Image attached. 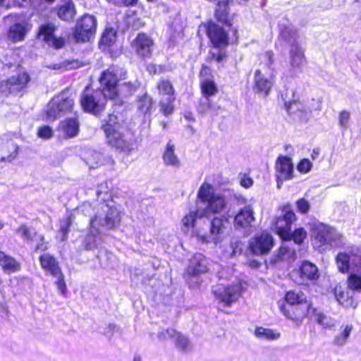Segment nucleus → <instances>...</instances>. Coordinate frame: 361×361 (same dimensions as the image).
Masks as SVG:
<instances>
[{"label": "nucleus", "instance_id": "f257e3e1", "mask_svg": "<svg viewBox=\"0 0 361 361\" xmlns=\"http://www.w3.org/2000/svg\"><path fill=\"white\" fill-rule=\"evenodd\" d=\"M125 75L126 73L122 69L114 66L104 71L100 78L102 91L95 90L90 92L87 88L82 93L80 103L84 110L94 114L102 111L104 108L106 97L114 98L117 94V83L125 79Z\"/></svg>", "mask_w": 361, "mask_h": 361}, {"label": "nucleus", "instance_id": "f03ea898", "mask_svg": "<svg viewBox=\"0 0 361 361\" xmlns=\"http://www.w3.org/2000/svg\"><path fill=\"white\" fill-rule=\"evenodd\" d=\"M197 198L200 202L204 204V207L190 211L183 218L182 222L185 231L193 228L197 219L220 214L227 207L225 196L216 192L214 187L207 182H204L200 187L197 192Z\"/></svg>", "mask_w": 361, "mask_h": 361}, {"label": "nucleus", "instance_id": "7ed1b4c3", "mask_svg": "<svg viewBox=\"0 0 361 361\" xmlns=\"http://www.w3.org/2000/svg\"><path fill=\"white\" fill-rule=\"evenodd\" d=\"M104 130L107 142L111 147L129 154L134 149L135 140L133 133L124 122H119L116 116L110 115L103 121Z\"/></svg>", "mask_w": 361, "mask_h": 361}, {"label": "nucleus", "instance_id": "20e7f679", "mask_svg": "<svg viewBox=\"0 0 361 361\" xmlns=\"http://www.w3.org/2000/svg\"><path fill=\"white\" fill-rule=\"evenodd\" d=\"M312 243L319 251L343 245L342 235L334 228L320 222L312 224L310 229Z\"/></svg>", "mask_w": 361, "mask_h": 361}, {"label": "nucleus", "instance_id": "39448f33", "mask_svg": "<svg viewBox=\"0 0 361 361\" xmlns=\"http://www.w3.org/2000/svg\"><path fill=\"white\" fill-rule=\"evenodd\" d=\"M121 219V212L112 202L111 204L103 203L94 217L90 219V225L98 233L102 228L111 229L118 226Z\"/></svg>", "mask_w": 361, "mask_h": 361}, {"label": "nucleus", "instance_id": "423d86ee", "mask_svg": "<svg viewBox=\"0 0 361 361\" xmlns=\"http://www.w3.org/2000/svg\"><path fill=\"white\" fill-rule=\"evenodd\" d=\"M280 37L290 44V65L293 68H300L305 63L304 49L298 42V35L290 26L281 28Z\"/></svg>", "mask_w": 361, "mask_h": 361}, {"label": "nucleus", "instance_id": "0eeeda50", "mask_svg": "<svg viewBox=\"0 0 361 361\" xmlns=\"http://www.w3.org/2000/svg\"><path fill=\"white\" fill-rule=\"evenodd\" d=\"M227 219L224 216L214 217L210 221V228L208 232H204L200 228L192 231V235L198 241L202 243H212L215 245L220 243L223 239Z\"/></svg>", "mask_w": 361, "mask_h": 361}, {"label": "nucleus", "instance_id": "6e6552de", "mask_svg": "<svg viewBox=\"0 0 361 361\" xmlns=\"http://www.w3.org/2000/svg\"><path fill=\"white\" fill-rule=\"evenodd\" d=\"M157 88L161 112L166 116L171 114L174 109L173 103L175 100V90L171 82L169 80L161 79L157 82Z\"/></svg>", "mask_w": 361, "mask_h": 361}, {"label": "nucleus", "instance_id": "1a4fd4ad", "mask_svg": "<svg viewBox=\"0 0 361 361\" xmlns=\"http://www.w3.org/2000/svg\"><path fill=\"white\" fill-rule=\"evenodd\" d=\"M74 105V99L62 93L53 98L47 106V117L52 119L71 111Z\"/></svg>", "mask_w": 361, "mask_h": 361}, {"label": "nucleus", "instance_id": "9d476101", "mask_svg": "<svg viewBox=\"0 0 361 361\" xmlns=\"http://www.w3.org/2000/svg\"><path fill=\"white\" fill-rule=\"evenodd\" d=\"M295 214L293 211L283 208L282 215L277 216L272 223L271 229L283 240H290L291 224L295 221Z\"/></svg>", "mask_w": 361, "mask_h": 361}, {"label": "nucleus", "instance_id": "9b49d317", "mask_svg": "<svg viewBox=\"0 0 361 361\" xmlns=\"http://www.w3.org/2000/svg\"><path fill=\"white\" fill-rule=\"evenodd\" d=\"M243 289V283L240 281H237L233 285H218L213 289V293L215 297L221 302L231 305L238 299Z\"/></svg>", "mask_w": 361, "mask_h": 361}, {"label": "nucleus", "instance_id": "f8f14e48", "mask_svg": "<svg viewBox=\"0 0 361 361\" xmlns=\"http://www.w3.org/2000/svg\"><path fill=\"white\" fill-rule=\"evenodd\" d=\"M279 306L282 314L298 326L300 325L305 317L307 316L313 317L314 314L316 313V309L313 308L312 304L307 301L293 307L292 309L293 312L286 309V305L283 301L279 302Z\"/></svg>", "mask_w": 361, "mask_h": 361}, {"label": "nucleus", "instance_id": "ddd939ff", "mask_svg": "<svg viewBox=\"0 0 361 361\" xmlns=\"http://www.w3.org/2000/svg\"><path fill=\"white\" fill-rule=\"evenodd\" d=\"M97 30V20L91 15H84L77 23L75 38L77 41L87 42L94 36Z\"/></svg>", "mask_w": 361, "mask_h": 361}, {"label": "nucleus", "instance_id": "4468645a", "mask_svg": "<svg viewBox=\"0 0 361 361\" xmlns=\"http://www.w3.org/2000/svg\"><path fill=\"white\" fill-rule=\"evenodd\" d=\"M56 27L50 23L42 25L39 28L38 37L49 47L56 49H61L64 45V39L55 35Z\"/></svg>", "mask_w": 361, "mask_h": 361}, {"label": "nucleus", "instance_id": "2eb2a0df", "mask_svg": "<svg viewBox=\"0 0 361 361\" xmlns=\"http://www.w3.org/2000/svg\"><path fill=\"white\" fill-rule=\"evenodd\" d=\"M272 246V236L267 232H262L256 235L250 240L249 243L250 250L255 255L267 253Z\"/></svg>", "mask_w": 361, "mask_h": 361}, {"label": "nucleus", "instance_id": "dca6fc26", "mask_svg": "<svg viewBox=\"0 0 361 361\" xmlns=\"http://www.w3.org/2000/svg\"><path fill=\"white\" fill-rule=\"evenodd\" d=\"M276 176L278 187L280 188V182L290 180L293 177V164L290 157L279 156L275 163Z\"/></svg>", "mask_w": 361, "mask_h": 361}, {"label": "nucleus", "instance_id": "f3484780", "mask_svg": "<svg viewBox=\"0 0 361 361\" xmlns=\"http://www.w3.org/2000/svg\"><path fill=\"white\" fill-rule=\"evenodd\" d=\"M360 252L361 250H352L349 253L345 252H339L336 257V262L338 271L343 274H346L349 272L350 267L352 270L354 269L353 262H358L359 260L357 254H360Z\"/></svg>", "mask_w": 361, "mask_h": 361}, {"label": "nucleus", "instance_id": "a211bd4d", "mask_svg": "<svg viewBox=\"0 0 361 361\" xmlns=\"http://www.w3.org/2000/svg\"><path fill=\"white\" fill-rule=\"evenodd\" d=\"M158 338L160 341L166 340L168 338L173 339L176 345L182 351H188L190 350L191 345L188 338L180 334L173 329H166L159 333Z\"/></svg>", "mask_w": 361, "mask_h": 361}, {"label": "nucleus", "instance_id": "6ab92c4d", "mask_svg": "<svg viewBox=\"0 0 361 361\" xmlns=\"http://www.w3.org/2000/svg\"><path fill=\"white\" fill-rule=\"evenodd\" d=\"M208 266V259L203 255L197 253L190 259L187 274L191 276L204 274L209 270Z\"/></svg>", "mask_w": 361, "mask_h": 361}, {"label": "nucleus", "instance_id": "aec40b11", "mask_svg": "<svg viewBox=\"0 0 361 361\" xmlns=\"http://www.w3.org/2000/svg\"><path fill=\"white\" fill-rule=\"evenodd\" d=\"M208 36L215 47H225L228 44V34L222 27L214 23H210L207 27Z\"/></svg>", "mask_w": 361, "mask_h": 361}, {"label": "nucleus", "instance_id": "412c9836", "mask_svg": "<svg viewBox=\"0 0 361 361\" xmlns=\"http://www.w3.org/2000/svg\"><path fill=\"white\" fill-rule=\"evenodd\" d=\"M18 146L7 137H0V161H11L18 153Z\"/></svg>", "mask_w": 361, "mask_h": 361}, {"label": "nucleus", "instance_id": "4be33fe9", "mask_svg": "<svg viewBox=\"0 0 361 361\" xmlns=\"http://www.w3.org/2000/svg\"><path fill=\"white\" fill-rule=\"evenodd\" d=\"M358 262H353L352 272L348 275L347 284L349 289L358 293L361 292V252L357 254Z\"/></svg>", "mask_w": 361, "mask_h": 361}, {"label": "nucleus", "instance_id": "5701e85b", "mask_svg": "<svg viewBox=\"0 0 361 361\" xmlns=\"http://www.w3.org/2000/svg\"><path fill=\"white\" fill-rule=\"evenodd\" d=\"M255 221L254 212L250 206L238 211L234 218V226L237 228H245Z\"/></svg>", "mask_w": 361, "mask_h": 361}, {"label": "nucleus", "instance_id": "b1692460", "mask_svg": "<svg viewBox=\"0 0 361 361\" xmlns=\"http://www.w3.org/2000/svg\"><path fill=\"white\" fill-rule=\"evenodd\" d=\"M39 262L46 274L52 276L61 271L57 260L48 253H44L39 257Z\"/></svg>", "mask_w": 361, "mask_h": 361}, {"label": "nucleus", "instance_id": "393cba45", "mask_svg": "<svg viewBox=\"0 0 361 361\" xmlns=\"http://www.w3.org/2000/svg\"><path fill=\"white\" fill-rule=\"evenodd\" d=\"M152 40L145 34H139L135 40L137 54L142 57L149 56L152 52Z\"/></svg>", "mask_w": 361, "mask_h": 361}, {"label": "nucleus", "instance_id": "a878e982", "mask_svg": "<svg viewBox=\"0 0 361 361\" xmlns=\"http://www.w3.org/2000/svg\"><path fill=\"white\" fill-rule=\"evenodd\" d=\"M59 130L64 137H73L78 135L79 123L77 118H69L61 122Z\"/></svg>", "mask_w": 361, "mask_h": 361}, {"label": "nucleus", "instance_id": "bb28decb", "mask_svg": "<svg viewBox=\"0 0 361 361\" xmlns=\"http://www.w3.org/2000/svg\"><path fill=\"white\" fill-rule=\"evenodd\" d=\"M274 84L272 78L267 79L262 74L261 71L257 70L255 72V89L258 92L268 95Z\"/></svg>", "mask_w": 361, "mask_h": 361}, {"label": "nucleus", "instance_id": "cd10ccee", "mask_svg": "<svg viewBox=\"0 0 361 361\" xmlns=\"http://www.w3.org/2000/svg\"><path fill=\"white\" fill-rule=\"evenodd\" d=\"M0 267L6 274L17 272L20 269V264L13 257L0 251Z\"/></svg>", "mask_w": 361, "mask_h": 361}, {"label": "nucleus", "instance_id": "c85d7f7f", "mask_svg": "<svg viewBox=\"0 0 361 361\" xmlns=\"http://www.w3.org/2000/svg\"><path fill=\"white\" fill-rule=\"evenodd\" d=\"M75 13L72 0H62L57 13L59 18L63 20H70L73 18Z\"/></svg>", "mask_w": 361, "mask_h": 361}, {"label": "nucleus", "instance_id": "c756f323", "mask_svg": "<svg viewBox=\"0 0 361 361\" xmlns=\"http://www.w3.org/2000/svg\"><path fill=\"white\" fill-rule=\"evenodd\" d=\"M163 160L166 165L174 168L180 166V160L175 154V147L169 142L163 154Z\"/></svg>", "mask_w": 361, "mask_h": 361}, {"label": "nucleus", "instance_id": "7c9ffc66", "mask_svg": "<svg viewBox=\"0 0 361 361\" xmlns=\"http://www.w3.org/2000/svg\"><path fill=\"white\" fill-rule=\"evenodd\" d=\"M29 81L30 77L28 74L22 73H19L17 77L10 78L8 84L10 85V90L13 91H20L25 87Z\"/></svg>", "mask_w": 361, "mask_h": 361}, {"label": "nucleus", "instance_id": "2f4dec72", "mask_svg": "<svg viewBox=\"0 0 361 361\" xmlns=\"http://www.w3.org/2000/svg\"><path fill=\"white\" fill-rule=\"evenodd\" d=\"M84 159L89 167L92 169L97 168L104 163L103 155L95 150H88L85 154Z\"/></svg>", "mask_w": 361, "mask_h": 361}, {"label": "nucleus", "instance_id": "473e14b6", "mask_svg": "<svg viewBox=\"0 0 361 361\" xmlns=\"http://www.w3.org/2000/svg\"><path fill=\"white\" fill-rule=\"evenodd\" d=\"M301 276L302 279L314 280L318 278V269L311 262H303L300 268Z\"/></svg>", "mask_w": 361, "mask_h": 361}, {"label": "nucleus", "instance_id": "72a5a7b5", "mask_svg": "<svg viewBox=\"0 0 361 361\" xmlns=\"http://www.w3.org/2000/svg\"><path fill=\"white\" fill-rule=\"evenodd\" d=\"M353 329V326L352 324L342 325L340 327L339 334L334 338V344L339 346L344 345L347 343Z\"/></svg>", "mask_w": 361, "mask_h": 361}, {"label": "nucleus", "instance_id": "f704fd0d", "mask_svg": "<svg viewBox=\"0 0 361 361\" xmlns=\"http://www.w3.org/2000/svg\"><path fill=\"white\" fill-rule=\"evenodd\" d=\"M26 33V25L25 23H16L10 27L8 37L13 41H21Z\"/></svg>", "mask_w": 361, "mask_h": 361}, {"label": "nucleus", "instance_id": "c9c22d12", "mask_svg": "<svg viewBox=\"0 0 361 361\" xmlns=\"http://www.w3.org/2000/svg\"><path fill=\"white\" fill-rule=\"evenodd\" d=\"M255 336L262 340L275 341L280 337V334L270 329L257 327L255 331Z\"/></svg>", "mask_w": 361, "mask_h": 361}, {"label": "nucleus", "instance_id": "e433bc0d", "mask_svg": "<svg viewBox=\"0 0 361 361\" xmlns=\"http://www.w3.org/2000/svg\"><path fill=\"white\" fill-rule=\"evenodd\" d=\"M335 297L337 301L343 306L346 307H355L353 297L350 296L348 293L342 290L341 288H336Z\"/></svg>", "mask_w": 361, "mask_h": 361}, {"label": "nucleus", "instance_id": "4c0bfd02", "mask_svg": "<svg viewBox=\"0 0 361 361\" xmlns=\"http://www.w3.org/2000/svg\"><path fill=\"white\" fill-rule=\"evenodd\" d=\"M201 91L204 97L209 98L217 93V87L213 80L202 79L201 81Z\"/></svg>", "mask_w": 361, "mask_h": 361}, {"label": "nucleus", "instance_id": "58836bf2", "mask_svg": "<svg viewBox=\"0 0 361 361\" xmlns=\"http://www.w3.org/2000/svg\"><path fill=\"white\" fill-rule=\"evenodd\" d=\"M285 299L291 305H300L307 302L305 295L302 292L288 291L286 295Z\"/></svg>", "mask_w": 361, "mask_h": 361}, {"label": "nucleus", "instance_id": "ea45409f", "mask_svg": "<svg viewBox=\"0 0 361 361\" xmlns=\"http://www.w3.org/2000/svg\"><path fill=\"white\" fill-rule=\"evenodd\" d=\"M278 258L280 260L290 262L295 259V252L292 249L286 246H281L279 250Z\"/></svg>", "mask_w": 361, "mask_h": 361}, {"label": "nucleus", "instance_id": "a19ab883", "mask_svg": "<svg viewBox=\"0 0 361 361\" xmlns=\"http://www.w3.org/2000/svg\"><path fill=\"white\" fill-rule=\"evenodd\" d=\"M116 37L115 30L112 28H107L102 35L101 43L110 47L115 42Z\"/></svg>", "mask_w": 361, "mask_h": 361}, {"label": "nucleus", "instance_id": "79ce46f5", "mask_svg": "<svg viewBox=\"0 0 361 361\" xmlns=\"http://www.w3.org/2000/svg\"><path fill=\"white\" fill-rule=\"evenodd\" d=\"M313 317L317 322L324 328L329 329L334 325L333 321L330 318L327 317L322 312H318L317 310L316 313L314 314Z\"/></svg>", "mask_w": 361, "mask_h": 361}, {"label": "nucleus", "instance_id": "37998d69", "mask_svg": "<svg viewBox=\"0 0 361 361\" xmlns=\"http://www.w3.org/2000/svg\"><path fill=\"white\" fill-rule=\"evenodd\" d=\"M152 104L153 103L152 98L147 94H144L138 100L137 106L140 111L147 113L152 108Z\"/></svg>", "mask_w": 361, "mask_h": 361}, {"label": "nucleus", "instance_id": "c03bdc74", "mask_svg": "<svg viewBox=\"0 0 361 361\" xmlns=\"http://www.w3.org/2000/svg\"><path fill=\"white\" fill-rule=\"evenodd\" d=\"M100 232H101V229H99V233H97L95 232V230L92 229V226H90V233L86 237V239L85 241V247L87 249L91 250L96 246L97 239V237L99 235Z\"/></svg>", "mask_w": 361, "mask_h": 361}, {"label": "nucleus", "instance_id": "a18cd8bd", "mask_svg": "<svg viewBox=\"0 0 361 361\" xmlns=\"http://www.w3.org/2000/svg\"><path fill=\"white\" fill-rule=\"evenodd\" d=\"M306 238L307 232L302 228L296 229L293 234L290 233V239L297 244H301Z\"/></svg>", "mask_w": 361, "mask_h": 361}, {"label": "nucleus", "instance_id": "49530a36", "mask_svg": "<svg viewBox=\"0 0 361 361\" xmlns=\"http://www.w3.org/2000/svg\"><path fill=\"white\" fill-rule=\"evenodd\" d=\"M53 277L56 279L55 284L61 294L65 295L66 293V285L64 281V276L62 272H59V274H56Z\"/></svg>", "mask_w": 361, "mask_h": 361}, {"label": "nucleus", "instance_id": "de8ad7c7", "mask_svg": "<svg viewBox=\"0 0 361 361\" xmlns=\"http://www.w3.org/2000/svg\"><path fill=\"white\" fill-rule=\"evenodd\" d=\"M52 129L48 126H43L38 129L37 136L42 139L48 140L53 137Z\"/></svg>", "mask_w": 361, "mask_h": 361}, {"label": "nucleus", "instance_id": "09e8293b", "mask_svg": "<svg viewBox=\"0 0 361 361\" xmlns=\"http://www.w3.org/2000/svg\"><path fill=\"white\" fill-rule=\"evenodd\" d=\"M350 119V113L346 110H343L338 115V123L344 128H347Z\"/></svg>", "mask_w": 361, "mask_h": 361}, {"label": "nucleus", "instance_id": "8fccbe9b", "mask_svg": "<svg viewBox=\"0 0 361 361\" xmlns=\"http://www.w3.org/2000/svg\"><path fill=\"white\" fill-rule=\"evenodd\" d=\"M312 167V162L307 159H302L297 166L298 170L302 173H307Z\"/></svg>", "mask_w": 361, "mask_h": 361}, {"label": "nucleus", "instance_id": "3c124183", "mask_svg": "<svg viewBox=\"0 0 361 361\" xmlns=\"http://www.w3.org/2000/svg\"><path fill=\"white\" fill-rule=\"evenodd\" d=\"M296 207L298 212L305 214L309 211L310 204L307 200L301 198L297 201Z\"/></svg>", "mask_w": 361, "mask_h": 361}, {"label": "nucleus", "instance_id": "603ef678", "mask_svg": "<svg viewBox=\"0 0 361 361\" xmlns=\"http://www.w3.org/2000/svg\"><path fill=\"white\" fill-rule=\"evenodd\" d=\"M210 109H212V104L209 98L204 97V99H201L198 106V111L201 114H205L208 112Z\"/></svg>", "mask_w": 361, "mask_h": 361}, {"label": "nucleus", "instance_id": "864d4df0", "mask_svg": "<svg viewBox=\"0 0 361 361\" xmlns=\"http://www.w3.org/2000/svg\"><path fill=\"white\" fill-rule=\"evenodd\" d=\"M18 233L24 240H30L32 239L30 231L25 226L19 227Z\"/></svg>", "mask_w": 361, "mask_h": 361}, {"label": "nucleus", "instance_id": "5fc2aeb1", "mask_svg": "<svg viewBox=\"0 0 361 361\" xmlns=\"http://www.w3.org/2000/svg\"><path fill=\"white\" fill-rule=\"evenodd\" d=\"M240 185L244 188H250L253 184L252 179L247 176L246 174H241L240 176Z\"/></svg>", "mask_w": 361, "mask_h": 361}, {"label": "nucleus", "instance_id": "6e6d98bb", "mask_svg": "<svg viewBox=\"0 0 361 361\" xmlns=\"http://www.w3.org/2000/svg\"><path fill=\"white\" fill-rule=\"evenodd\" d=\"M71 224L72 221L70 217L66 218V219L61 222V231L63 236L68 233L69 227L71 225Z\"/></svg>", "mask_w": 361, "mask_h": 361}, {"label": "nucleus", "instance_id": "4d7b16f0", "mask_svg": "<svg viewBox=\"0 0 361 361\" xmlns=\"http://www.w3.org/2000/svg\"><path fill=\"white\" fill-rule=\"evenodd\" d=\"M263 60L269 68L274 63V53L271 51H267L263 56Z\"/></svg>", "mask_w": 361, "mask_h": 361}, {"label": "nucleus", "instance_id": "13d9d810", "mask_svg": "<svg viewBox=\"0 0 361 361\" xmlns=\"http://www.w3.org/2000/svg\"><path fill=\"white\" fill-rule=\"evenodd\" d=\"M123 86L128 89L129 93H132L138 88L140 83L137 80H135L133 82H125Z\"/></svg>", "mask_w": 361, "mask_h": 361}, {"label": "nucleus", "instance_id": "bf43d9fd", "mask_svg": "<svg viewBox=\"0 0 361 361\" xmlns=\"http://www.w3.org/2000/svg\"><path fill=\"white\" fill-rule=\"evenodd\" d=\"M225 57V54L223 52H219L217 55L213 54V58L217 61H222L223 59Z\"/></svg>", "mask_w": 361, "mask_h": 361}, {"label": "nucleus", "instance_id": "052dcab7", "mask_svg": "<svg viewBox=\"0 0 361 361\" xmlns=\"http://www.w3.org/2000/svg\"><path fill=\"white\" fill-rule=\"evenodd\" d=\"M147 70L149 73L154 74L157 71L156 66L154 64H148L147 66Z\"/></svg>", "mask_w": 361, "mask_h": 361}, {"label": "nucleus", "instance_id": "680f3d73", "mask_svg": "<svg viewBox=\"0 0 361 361\" xmlns=\"http://www.w3.org/2000/svg\"><path fill=\"white\" fill-rule=\"evenodd\" d=\"M137 0H122V5L132 6L136 4Z\"/></svg>", "mask_w": 361, "mask_h": 361}, {"label": "nucleus", "instance_id": "e2e57ef3", "mask_svg": "<svg viewBox=\"0 0 361 361\" xmlns=\"http://www.w3.org/2000/svg\"><path fill=\"white\" fill-rule=\"evenodd\" d=\"M319 154V149L318 148L314 149L311 154V157L313 160H314L318 157Z\"/></svg>", "mask_w": 361, "mask_h": 361}, {"label": "nucleus", "instance_id": "0e129e2a", "mask_svg": "<svg viewBox=\"0 0 361 361\" xmlns=\"http://www.w3.org/2000/svg\"><path fill=\"white\" fill-rule=\"evenodd\" d=\"M47 248V246L43 243H38L36 246V250L37 251H44Z\"/></svg>", "mask_w": 361, "mask_h": 361}, {"label": "nucleus", "instance_id": "69168bd1", "mask_svg": "<svg viewBox=\"0 0 361 361\" xmlns=\"http://www.w3.org/2000/svg\"><path fill=\"white\" fill-rule=\"evenodd\" d=\"M47 67L49 68L53 69V70H60L62 68V66L56 63V64L49 65V66H47Z\"/></svg>", "mask_w": 361, "mask_h": 361}, {"label": "nucleus", "instance_id": "338daca9", "mask_svg": "<svg viewBox=\"0 0 361 361\" xmlns=\"http://www.w3.org/2000/svg\"><path fill=\"white\" fill-rule=\"evenodd\" d=\"M209 71H210L209 68H208L206 66H203L201 70L200 75L202 76H203L204 75H207V73H209Z\"/></svg>", "mask_w": 361, "mask_h": 361}, {"label": "nucleus", "instance_id": "774afa93", "mask_svg": "<svg viewBox=\"0 0 361 361\" xmlns=\"http://www.w3.org/2000/svg\"><path fill=\"white\" fill-rule=\"evenodd\" d=\"M107 1L113 3L115 5H118V6L122 5V0H107Z\"/></svg>", "mask_w": 361, "mask_h": 361}]
</instances>
